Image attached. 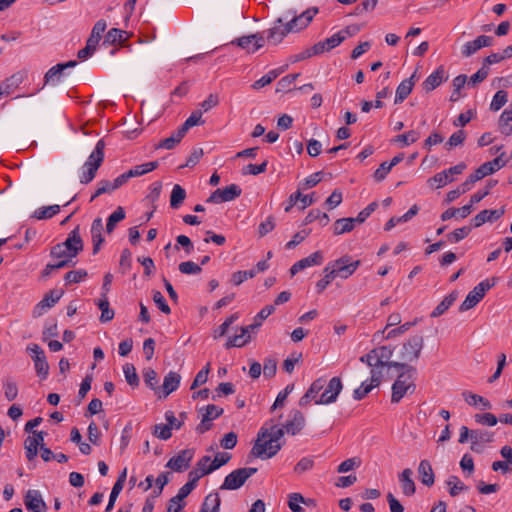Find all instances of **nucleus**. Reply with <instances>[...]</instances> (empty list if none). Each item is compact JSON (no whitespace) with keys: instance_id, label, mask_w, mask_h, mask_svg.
Wrapping results in <instances>:
<instances>
[{"instance_id":"nucleus-1","label":"nucleus","mask_w":512,"mask_h":512,"mask_svg":"<svg viewBox=\"0 0 512 512\" xmlns=\"http://www.w3.org/2000/svg\"><path fill=\"white\" fill-rule=\"evenodd\" d=\"M284 436V429L280 428L273 420L266 422L259 430L257 439L251 449L254 457L270 459L282 448L281 442Z\"/></svg>"},{"instance_id":"nucleus-2","label":"nucleus","mask_w":512,"mask_h":512,"mask_svg":"<svg viewBox=\"0 0 512 512\" xmlns=\"http://www.w3.org/2000/svg\"><path fill=\"white\" fill-rule=\"evenodd\" d=\"M398 369L401 370V372L392 385V403H399L405 395L413 394L416 389V385L414 383L416 368L406 364L405 367H400Z\"/></svg>"},{"instance_id":"nucleus-3","label":"nucleus","mask_w":512,"mask_h":512,"mask_svg":"<svg viewBox=\"0 0 512 512\" xmlns=\"http://www.w3.org/2000/svg\"><path fill=\"white\" fill-rule=\"evenodd\" d=\"M424 347V338L421 335H414L408 338L401 346L399 351L400 363L416 362L421 355V351Z\"/></svg>"},{"instance_id":"nucleus-4","label":"nucleus","mask_w":512,"mask_h":512,"mask_svg":"<svg viewBox=\"0 0 512 512\" xmlns=\"http://www.w3.org/2000/svg\"><path fill=\"white\" fill-rule=\"evenodd\" d=\"M257 472V468L254 467H245L239 468L231 473H229L222 485L220 486L221 490H237L244 485V483L255 473Z\"/></svg>"},{"instance_id":"nucleus-5","label":"nucleus","mask_w":512,"mask_h":512,"mask_svg":"<svg viewBox=\"0 0 512 512\" xmlns=\"http://www.w3.org/2000/svg\"><path fill=\"white\" fill-rule=\"evenodd\" d=\"M495 285V279L490 280L486 279L476 285L473 290H471L466 296L465 300L459 307L460 312L468 311L474 308L485 296V293L491 289Z\"/></svg>"},{"instance_id":"nucleus-6","label":"nucleus","mask_w":512,"mask_h":512,"mask_svg":"<svg viewBox=\"0 0 512 512\" xmlns=\"http://www.w3.org/2000/svg\"><path fill=\"white\" fill-rule=\"evenodd\" d=\"M360 264V260L350 262V256L345 255L335 261L329 262L327 265L330 267L335 278L340 277L347 279L357 270Z\"/></svg>"},{"instance_id":"nucleus-7","label":"nucleus","mask_w":512,"mask_h":512,"mask_svg":"<svg viewBox=\"0 0 512 512\" xmlns=\"http://www.w3.org/2000/svg\"><path fill=\"white\" fill-rule=\"evenodd\" d=\"M343 389V384L340 377H333L329 380L326 388L316 400L317 405H328L336 402L338 395Z\"/></svg>"},{"instance_id":"nucleus-8","label":"nucleus","mask_w":512,"mask_h":512,"mask_svg":"<svg viewBox=\"0 0 512 512\" xmlns=\"http://www.w3.org/2000/svg\"><path fill=\"white\" fill-rule=\"evenodd\" d=\"M242 193L241 188L236 184H231L223 189H216L207 198V203H222L232 201L238 198Z\"/></svg>"},{"instance_id":"nucleus-9","label":"nucleus","mask_w":512,"mask_h":512,"mask_svg":"<svg viewBox=\"0 0 512 512\" xmlns=\"http://www.w3.org/2000/svg\"><path fill=\"white\" fill-rule=\"evenodd\" d=\"M194 456L193 449L181 450L177 455L173 456L166 464V467L176 471L183 472L190 467V463Z\"/></svg>"},{"instance_id":"nucleus-10","label":"nucleus","mask_w":512,"mask_h":512,"mask_svg":"<svg viewBox=\"0 0 512 512\" xmlns=\"http://www.w3.org/2000/svg\"><path fill=\"white\" fill-rule=\"evenodd\" d=\"M249 53H254L264 46V37L260 33L242 36L231 42Z\"/></svg>"},{"instance_id":"nucleus-11","label":"nucleus","mask_w":512,"mask_h":512,"mask_svg":"<svg viewBox=\"0 0 512 512\" xmlns=\"http://www.w3.org/2000/svg\"><path fill=\"white\" fill-rule=\"evenodd\" d=\"M370 383L362 382L361 385L353 391L355 400H362L372 391L373 388L381 383L382 373L380 370L371 369Z\"/></svg>"},{"instance_id":"nucleus-12","label":"nucleus","mask_w":512,"mask_h":512,"mask_svg":"<svg viewBox=\"0 0 512 512\" xmlns=\"http://www.w3.org/2000/svg\"><path fill=\"white\" fill-rule=\"evenodd\" d=\"M305 423L306 420L304 414L297 409H292L289 413V419L282 428L284 429V433L286 432L290 435H296L301 432Z\"/></svg>"},{"instance_id":"nucleus-13","label":"nucleus","mask_w":512,"mask_h":512,"mask_svg":"<svg viewBox=\"0 0 512 512\" xmlns=\"http://www.w3.org/2000/svg\"><path fill=\"white\" fill-rule=\"evenodd\" d=\"M317 12V8H309L306 11L302 12L300 15L293 16V18L286 23L289 30L291 32H298L306 28L312 21L314 16L317 14Z\"/></svg>"},{"instance_id":"nucleus-14","label":"nucleus","mask_w":512,"mask_h":512,"mask_svg":"<svg viewBox=\"0 0 512 512\" xmlns=\"http://www.w3.org/2000/svg\"><path fill=\"white\" fill-rule=\"evenodd\" d=\"M373 354L376 355L381 368L388 367L398 369L400 367H405L406 365L405 363H400L398 361H390L393 355V349L390 346H380L374 348Z\"/></svg>"},{"instance_id":"nucleus-15","label":"nucleus","mask_w":512,"mask_h":512,"mask_svg":"<svg viewBox=\"0 0 512 512\" xmlns=\"http://www.w3.org/2000/svg\"><path fill=\"white\" fill-rule=\"evenodd\" d=\"M63 290H50L43 299L35 306L34 315L41 316L47 309L53 307L63 296Z\"/></svg>"},{"instance_id":"nucleus-16","label":"nucleus","mask_w":512,"mask_h":512,"mask_svg":"<svg viewBox=\"0 0 512 512\" xmlns=\"http://www.w3.org/2000/svg\"><path fill=\"white\" fill-rule=\"evenodd\" d=\"M69 252L70 256L76 257L83 250V241L80 236V228L76 226L69 234L67 239L61 243Z\"/></svg>"},{"instance_id":"nucleus-17","label":"nucleus","mask_w":512,"mask_h":512,"mask_svg":"<svg viewBox=\"0 0 512 512\" xmlns=\"http://www.w3.org/2000/svg\"><path fill=\"white\" fill-rule=\"evenodd\" d=\"M493 43V38L487 35L478 36L473 41L466 42L462 47V55L470 57L483 47H489Z\"/></svg>"},{"instance_id":"nucleus-18","label":"nucleus","mask_w":512,"mask_h":512,"mask_svg":"<svg viewBox=\"0 0 512 512\" xmlns=\"http://www.w3.org/2000/svg\"><path fill=\"white\" fill-rule=\"evenodd\" d=\"M289 30L286 23H283V19L279 18L274 23V26L267 30V40L273 45L279 44L283 38L289 34Z\"/></svg>"},{"instance_id":"nucleus-19","label":"nucleus","mask_w":512,"mask_h":512,"mask_svg":"<svg viewBox=\"0 0 512 512\" xmlns=\"http://www.w3.org/2000/svg\"><path fill=\"white\" fill-rule=\"evenodd\" d=\"M346 39V36L343 35V32H337L333 34L331 37L326 38L323 41H320L313 45V53H318V55L328 52L332 50L333 48L340 45L344 40Z\"/></svg>"},{"instance_id":"nucleus-20","label":"nucleus","mask_w":512,"mask_h":512,"mask_svg":"<svg viewBox=\"0 0 512 512\" xmlns=\"http://www.w3.org/2000/svg\"><path fill=\"white\" fill-rule=\"evenodd\" d=\"M25 506L32 512H46L47 505L37 490H29L24 498Z\"/></svg>"},{"instance_id":"nucleus-21","label":"nucleus","mask_w":512,"mask_h":512,"mask_svg":"<svg viewBox=\"0 0 512 512\" xmlns=\"http://www.w3.org/2000/svg\"><path fill=\"white\" fill-rule=\"evenodd\" d=\"M493 440V432L482 429H474L472 430L471 450L480 453L482 451L481 445L491 443Z\"/></svg>"},{"instance_id":"nucleus-22","label":"nucleus","mask_w":512,"mask_h":512,"mask_svg":"<svg viewBox=\"0 0 512 512\" xmlns=\"http://www.w3.org/2000/svg\"><path fill=\"white\" fill-rule=\"evenodd\" d=\"M504 213H505L504 207H502L500 209H495V210H488V209L482 210L472 219L473 226L480 227L487 221L498 220L500 217H502L504 215Z\"/></svg>"},{"instance_id":"nucleus-23","label":"nucleus","mask_w":512,"mask_h":512,"mask_svg":"<svg viewBox=\"0 0 512 512\" xmlns=\"http://www.w3.org/2000/svg\"><path fill=\"white\" fill-rule=\"evenodd\" d=\"M103 229L102 219L99 217L94 219L90 230L93 243V254H97L99 252L101 244L104 242V238L102 236Z\"/></svg>"},{"instance_id":"nucleus-24","label":"nucleus","mask_w":512,"mask_h":512,"mask_svg":"<svg viewBox=\"0 0 512 512\" xmlns=\"http://www.w3.org/2000/svg\"><path fill=\"white\" fill-rule=\"evenodd\" d=\"M416 76V72L412 74L411 77L404 79L397 87L396 89V95H395V104L402 103L412 92V89L414 87V78Z\"/></svg>"},{"instance_id":"nucleus-25","label":"nucleus","mask_w":512,"mask_h":512,"mask_svg":"<svg viewBox=\"0 0 512 512\" xmlns=\"http://www.w3.org/2000/svg\"><path fill=\"white\" fill-rule=\"evenodd\" d=\"M445 70L442 66L438 67L432 74H430L423 82V88L426 92L436 89L441 83L447 79Z\"/></svg>"},{"instance_id":"nucleus-26","label":"nucleus","mask_w":512,"mask_h":512,"mask_svg":"<svg viewBox=\"0 0 512 512\" xmlns=\"http://www.w3.org/2000/svg\"><path fill=\"white\" fill-rule=\"evenodd\" d=\"M413 471L410 468L404 469L401 474H399V482L402 488V492L406 496L414 495L416 491L415 482L412 479Z\"/></svg>"},{"instance_id":"nucleus-27","label":"nucleus","mask_w":512,"mask_h":512,"mask_svg":"<svg viewBox=\"0 0 512 512\" xmlns=\"http://www.w3.org/2000/svg\"><path fill=\"white\" fill-rule=\"evenodd\" d=\"M188 478V482L179 489L177 495L175 496V499L178 501H183L196 487V484L200 479L198 470H191L188 473Z\"/></svg>"},{"instance_id":"nucleus-28","label":"nucleus","mask_w":512,"mask_h":512,"mask_svg":"<svg viewBox=\"0 0 512 512\" xmlns=\"http://www.w3.org/2000/svg\"><path fill=\"white\" fill-rule=\"evenodd\" d=\"M104 149L105 142L101 139L96 143V146L92 153L89 155L87 161L85 162V166H93L97 169L101 166L104 160Z\"/></svg>"},{"instance_id":"nucleus-29","label":"nucleus","mask_w":512,"mask_h":512,"mask_svg":"<svg viewBox=\"0 0 512 512\" xmlns=\"http://www.w3.org/2000/svg\"><path fill=\"white\" fill-rule=\"evenodd\" d=\"M418 474L422 484L432 486L435 482V476L432 466L428 460H422L418 466Z\"/></svg>"},{"instance_id":"nucleus-30","label":"nucleus","mask_w":512,"mask_h":512,"mask_svg":"<svg viewBox=\"0 0 512 512\" xmlns=\"http://www.w3.org/2000/svg\"><path fill=\"white\" fill-rule=\"evenodd\" d=\"M181 376L177 372L170 371L165 377L162 385L163 397H167L180 385Z\"/></svg>"},{"instance_id":"nucleus-31","label":"nucleus","mask_w":512,"mask_h":512,"mask_svg":"<svg viewBox=\"0 0 512 512\" xmlns=\"http://www.w3.org/2000/svg\"><path fill=\"white\" fill-rule=\"evenodd\" d=\"M458 292L452 291L449 295L444 297V299L434 308L431 312V318H437L442 316L457 300Z\"/></svg>"},{"instance_id":"nucleus-32","label":"nucleus","mask_w":512,"mask_h":512,"mask_svg":"<svg viewBox=\"0 0 512 512\" xmlns=\"http://www.w3.org/2000/svg\"><path fill=\"white\" fill-rule=\"evenodd\" d=\"M23 76L20 73L13 74L0 84V90L3 92V96H9L12 94L22 83Z\"/></svg>"},{"instance_id":"nucleus-33","label":"nucleus","mask_w":512,"mask_h":512,"mask_svg":"<svg viewBox=\"0 0 512 512\" xmlns=\"http://www.w3.org/2000/svg\"><path fill=\"white\" fill-rule=\"evenodd\" d=\"M250 333L251 332L245 326L241 327V333L236 334L233 337H229L225 344V347L227 349L232 347H243L251 340Z\"/></svg>"},{"instance_id":"nucleus-34","label":"nucleus","mask_w":512,"mask_h":512,"mask_svg":"<svg viewBox=\"0 0 512 512\" xmlns=\"http://www.w3.org/2000/svg\"><path fill=\"white\" fill-rule=\"evenodd\" d=\"M275 310L273 305H267L260 310V312L254 317L253 323L245 326L250 332L256 331L261 325L262 322L268 318Z\"/></svg>"},{"instance_id":"nucleus-35","label":"nucleus","mask_w":512,"mask_h":512,"mask_svg":"<svg viewBox=\"0 0 512 512\" xmlns=\"http://www.w3.org/2000/svg\"><path fill=\"white\" fill-rule=\"evenodd\" d=\"M221 499L218 493L206 496L200 512H220Z\"/></svg>"},{"instance_id":"nucleus-36","label":"nucleus","mask_w":512,"mask_h":512,"mask_svg":"<svg viewBox=\"0 0 512 512\" xmlns=\"http://www.w3.org/2000/svg\"><path fill=\"white\" fill-rule=\"evenodd\" d=\"M186 134L182 131L181 128H179L176 132H174L170 137H167L163 140H161L157 145L156 148H164L167 150L173 149L180 141L183 139V137Z\"/></svg>"},{"instance_id":"nucleus-37","label":"nucleus","mask_w":512,"mask_h":512,"mask_svg":"<svg viewBox=\"0 0 512 512\" xmlns=\"http://www.w3.org/2000/svg\"><path fill=\"white\" fill-rule=\"evenodd\" d=\"M186 199V191L185 189L179 185L175 184L172 188L170 195V206L173 209H178Z\"/></svg>"},{"instance_id":"nucleus-38","label":"nucleus","mask_w":512,"mask_h":512,"mask_svg":"<svg viewBox=\"0 0 512 512\" xmlns=\"http://www.w3.org/2000/svg\"><path fill=\"white\" fill-rule=\"evenodd\" d=\"M97 306L101 310L100 321L105 323L109 322L114 318V310L110 309L109 301L105 294L97 301Z\"/></svg>"},{"instance_id":"nucleus-39","label":"nucleus","mask_w":512,"mask_h":512,"mask_svg":"<svg viewBox=\"0 0 512 512\" xmlns=\"http://www.w3.org/2000/svg\"><path fill=\"white\" fill-rule=\"evenodd\" d=\"M302 202V208H306L313 204L314 199L312 195H302L299 191L293 193L289 197V205L285 208L286 212H289L291 208L298 202Z\"/></svg>"},{"instance_id":"nucleus-40","label":"nucleus","mask_w":512,"mask_h":512,"mask_svg":"<svg viewBox=\"0 0 512 512\" xmlns=\"http://www.w3.org/2000/svg\"><path fill=\"white\" fill-rule=\"evenodd\" d=\"M125 35H126L125 31L118 29V28H112L105 35L104 44H110V45L122 44L127 39L125 37Z\"/></svg>"},{"instance_id":"nucleus-41","label":"nucleus","mask_w":512,"mask_h":512,"mask_svg":"<svg viewBox=\"0 0 512 512\" xmlns=\"http://www.w3.org/2000/svg\"><path fill=\"white\" fill-rule=\"evenodd\" d=\"M106 27L107 23L105 20H98L92 28V31L87 41L93 44L94 46L98 47L99 41L102 37V33L105 31Z\"/></svg>"},{"instance_id":"nucleus-42","label":"nucleus","mask_w":512,"mask_h":512,"mask_svg":"<svg viewBox=\"0 0 512 512\" xmlns=\"http://www.w3.org/2000/svg\"><path fill=\"white\" fill-rule=\"evenodd\" d=\"M158 165L159 164L157 161L147 162V163H143L141 165H137V166L133 167L132 169L128 170L127 172H128V175L130 178L139 177L146 173L152 172L153 170H155L158 167Z\"/></svg>"},{"instance_id":"nucleus-43","label":"nucleus","mask_w":512,"mask_h":512,"mask_svg":"<svg viewBox=\"0 0 512 512\" xmlns=\"http://www.w3.org/2000/svg\"><path fill=\"white\" fill-rule=\"evenodd\" d=\"M471 213V204H467L462 206L461 208H449L444 211L441 215L442 221H447L456 215H459L461 218H466Z\"/></svg>"},{"instance_id":"nucleus-44","label":"nucleus","mask_w":512,"mask_h":512,"mask_svg":"<svg viewBox=\"0 0 512 512\" xmlns=\"http://www.w3.org/2000/svg\"><path fill=\"white\" fill-rule=\"evenodd\" d=\"M60 212L59 205L43 206L34 211L33 217L38 220L50 219Z\"/></svg>"},{"instance_id":"nucleus-45","label":"nucleus","mask_w":512,"mask_h":512,"mask_svg":"<svg viewBox=\"0 0 512 512\" xmlns=\"http://www.w3.org/2000/svg\"><path fill=\"white\" fill-rule=\"evenodd\" d=\"M462 396L464 397L465 401L469 405H481L484 409H491V403L484 397L471 393V392H463Z\"/></svg>"},{"instance_id":"nucleus-46","label":"nucleus","mask_w":512,"mask_h":512,"mask_svg":"<svg viewBox=\"0 0 512 512\" xmlns=\"http://www.w3.org/2000/svg\"><path fill=\"white\" fill-rule=\"evenodd\" d=\"M203 123L204 120L202 119V111L195 110L191 113V115L186 119V121L181 125L180 128L186 134L191 127L201 125Z\"/></svg>"},{"instance_id":"nucleus-47","label":"nucleus","mask_w":512,"mask_h":512,"mask_svg":"<svg viewBox=\"0 0 512 512\" xmlns=\"http://www.w3.org/2000/svg\"><path fill=\"white\" fill-rule=\"evenodd\" d=\"M447 485L449 486V494L452 497H455L459 493L468 490V487L457 476L454 475L448 478Z\"/></svg>"},{"instance_id":"nucleus-48","label":"nucleus","mask_w":512,"mask_h":512,"mask_svg":"<svg viewBox=\"0 0 512 512\" xmlns=\"http://www.w3.org/2000/svg\"><path fill=\"white\" fill-rule=\"evenodd\" d=\"M499 129L502 134H512V111L505 110L499 118Z\"/></svg>"},{"instance_id":"nucleus-49","label":"nucleus","mask_w":512,"mask_h":512,"mask_svg":"<svg viewBox=\"0 0 512 512\" xmlns=\"http://www.w3.org/2000/svg\"><path fill=\"white\" fill-rule=\"evenodd\" d=\"M467 83V76L465 74H461L456 76L453 79V92L450 96V101L456 102L460 99L461 93L460 90L465 86Z\"/></svg>"},{"instance_id":"nucleus-50","label":"nucleus","mask_w":512,"mask_h":512,"mask_svg":"<svg viewBox=\"0 0 512 512\" xmlns=\"http://www.w3.org/2000/svg\"><path fill=\"white\" fill-rule=\"evenodd\" d=\"M125 218L124 209L119 206L107 219L106 231L112 233L116 224Z\"/></svg>"},{"instance_id":"nucleus-51","label":"nucleus","mask_w":512,"mask_h":512,"mask_svg":"<svg viewBox=\"0 0 512 512\" xmlns=\"http://www.w3.org/2000/svg\"><path fill=\"white\" fill-rule=\"evenodd\" d=\"M472 231L471 226H463L455 229L453 232L446 235L447 241L450 243H458L459 241L466 238Z\"/></svg>"},{"instance_id":"nucleus-52","label":"nucleus","mask_w":512,"mask_h":512,"mask_svg":"<svg viewBox=\"0 0 512 512\" xmlns=\"http://www.w3.org/2000/svg\"><path fill=\"white\" fill-rule=\"evenodd\" d=\"M34 367L38 377H40L43 380L48 377L49 364L47 362L45 355L41 357H36V359H34Z\"/></svg>"},{"instance_id":"nucleus-53","label":"nucleus","mask_w":512,"mask_h":512,"mask_svg":"<svg viewBox=\"0 0 512 512\" xmlns=\"http://www.w3.org/2000/svg\"><path fill=\"white\" fill-rule=\"evenodd\" d=\"M316 220H319L321 226H326L329 223L330 218L328 214L323 213L318 209H312L305 218V224L312 223Z\"/></svg>"},{"instance_id":"nucleus-54","label":"nucleus","mask_w":512,"mask_h":512,"mask_svg":"<svg viewBox=\"0 0 512 512\" xmlns=\"http://www.w3.org/2000/svg\"><path fill=\"white\" fill-rule=\"evenodd\" d=\"M333 234L338 236L344 233L351 232L354 228L351 225V221L348 218L337 219L333 224Z\"/></svg>"},{"instance_id":"nucleus-55","label":"nucleus","mask_w":512,"mask_h":512,"mask_svg":"<svg viewBox=\"0 0 512 512\" xmlns=\"http://www.w3.org/2000/svg\"><path fill=\"white\" fill-rule=\"evenodd\" d=\"M123 373L125 375V379L127 383L132 387H138L139 385V377L136 373V369L133 364L126 363L123 366Z\"/></svg>"},{"instance_id":"nucleus-56","label":"nucleus","mask_w":512,"mask_h":512,"mask_svg":"<svg viewBox=\"0 0 512 512\" xmlns=\"http://www.w3.org/2000/svg\"><path fill=\"white\" fill-rule=\"evenodd\" d=\"M323 259V253L321 251H316L309 255L308 257L299 260L298 262L301 265L302 269H305L307 267L322 264Z\"/></svg>"},{"instance_id":"nucleus-57","label":"nucleus","mask_w":512,"mask_h":512,"mask_svg":"<svg viewBox=\"0 0 512 512\" xmlns=\"http://www.w3.org/2000/svg\"><path fill=\"white\" fill-rule=\"evenodd\" d=\"M420 138V133L415 130H410L404 134L397 135L394 139L395 142L401 143L403 146H408L416 142Z\"/></svg>"},{"instance_id":"nucleus-58","label":"nucleus","mask_w":512,"mask_h":512,"mask_svg":"<svg viewBox=\"0 0 512 512\" xmlns=\"http://www.w3.org/2000/svg\"><path fill=\"white\" fill-rule=\"evenodd\" d=\"M63 73V66L61 64H57L51 67L45 74V83H58L60 81V77Z\"/></svg>"},{"instance_id":"nucleus-59","label":"nucleus","mask_w":512,"mask_h":512,"mask_svg":"<svg viewBox=\"0 0 512 512\" xmlns=\"http://www.w3.org/2000/svg\"><path fill=\"white\" fill-rule=\"evenodd\" d=\"M86 276H87V271L84 269L69 271L65 274V277H64L65 285L79 283Z\"/></svg>"},{"instance_id":"nucleus-60","label":"nucleus","mask_w":512,"mask_h":512,"mask_svg":"<svg viewBox=\"0 0 512 512\" xmlns=\"http://www.w3.org/2000/svg\"><path fill=\"white\" fill-rule=\"evenodd\" d=\"M143 379H144L145 384L152 390L156 391L157 389H159V387H157L158 376L154 369L145 368L143 370Z\"/></svg>"},{"instance_id":"nucleus-61","label":"nucleus","mask_w":512,"mask_h":512,"mask_svg":"<svg viewBox=\"0 0 512 512\" xmlns=\"http://www.w3.org/2000/svg\"><path fill=\"white\" fill-rule=\"evenodd\" d=\"M323 272L325 274L324 277L316 283L318 293H322L327 288V286L335 279V276L328 265L324 268Z\"/></svg>"},{"instance_id":"nucleus-62","label":"nucleus","mask_w":512,"mask_h":512,"mask_svg":"<svg viewBox=\"0 0 512 512\" xmlns=\"http://www.w3.org/2000/svg\"><path fill=\"white\" fill-rule=\"evenodd\" d=\"M507 92L504 90H499L495 93L492 102L490 104V109L492 111L500 110L507 102Z\"/></svg>"},{"instance_id":"nucleus-63","label":"nucleus","mask_w":512,"mask_h":512,"mask_svg":"<svg viewBox=\"0 0 512 512\" xmlns=\"http://www.w3.org/2000/svg\"><path fill=\"white\" fill-rule=\"evenodd\" d=\"M453 179L449 176L448 172L441 171L435 174L428 182L433 185L436 184V188H441L450 183Z\"/></svg>"},{"instance_id":"nucleus-64","label":"nucleus","mask_w":512,"mask_h":512,"mask_svg":"<svg viewBox=\"0 0 512 512\" xmlns=\"http://www.w3.org/2000/svg\"><path fill=\"white\" fill-rule=\"evenodd\" d=\"M299 503H306L305 498L300 493H292L289 496V508L292 512H305Z\"/></svg>"}]
</instances>
